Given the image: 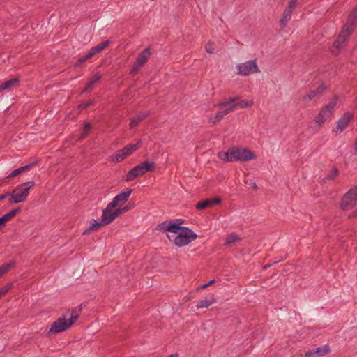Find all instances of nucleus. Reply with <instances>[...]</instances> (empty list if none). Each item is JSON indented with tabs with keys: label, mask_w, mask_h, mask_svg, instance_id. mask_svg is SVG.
<instances>
[{
	"label": "nucleus",
	"mask_w": 357,
	"mask_h": 357,
	"mask_svg": "<svg viewBox=\"0 0 357 357\" xmlns=\"http://www.w3.org/2000/svg\"><path fill=\"white\" fill-rule=\"evenodd\" d=\"M209 202L211 206H212L213 205L218 204L220 202V199L219 198L215 197L211 199H209Z\"/></svg>",
	"instance_id": "58836bf2"
},
{
	"label": "nucleus",
	"mask_w": 357,
	"mask_h": 357,
	"mask_svg": "<svg viewBox=\"0 0 357 357\" xmlns=\"http://www.w3.org/2000/svg\"><path fill=\"white\" fill-rule=\"evenodd\" d=\"M296 2V0H291V8L293 7L294 4Z\"/></svg>",
	"instance_id": "49530a36"
},
{
	"label": "nucleus",
	"mask_w": 357,
	"mask_h": 357,
	"mask_svg": "<svg viewBox=\"0 0 357 357\" xmlns=\"http://www.w3.org/2000/svg\"><path fill=\"white\" fill-rule=\"evenodd\" d=\"M13 287V284L9 283L0 289V298L8 293Z\"/></svg>",
	"instance_id": "7c9ffc66"
},
{
	"label": "nucleus",
	"mask_w": 357,
	"mask_h": 357,
	"mask_svg": "<svg viewBox=\"0 0 357 357\" xmlns=\"http://www.w3.org/2000/svg\"><path fill=\"white\" fill-rule=\"evenodd\" d=\"M330 351L329 347L325 345L322 347H317L312 350H309L305 354V357L323 356L327 354Z\"/></svg>",
	"instance_id": "dca6fc26"
},
{
	"label": "nucleus",
	"mask_w": 357,
	"mask_h": 357,
	"mask_svg": "<svg viewBox=\"0 0 357 357\" xmlns=\"http://www.w3.org/2000/svg\"><path fill=\"white\" fill-rule=\"evenodd\" d=\"M208 207H211L209 199L199 202L196 204V209L197 210H203Z\"/></svg>",
	"instance_id": "c85d7f7f"
},
{
	"label": "nucleus",
	"mask_w": 357,
	"mask_h": 357,
	"mask_svg": "<svg viewBox=\"0 0 357 357\" xmlns=\"http://www.w3.org/2000/svg\"><path fill=\"white\" fill-rule=\"evenodd\" d=\"M3 89L2 88V85L1 84V85H0V91H3Z\"/></svg>",
	"instance_id": "09e8293b"
},
{
	"label": "nucleus",
	"mask_w": 357,
	"mask_h": 357,
	"mask_svg": "<svg viewBox=\"0 0 357 357\" xmlns=\"http://www.w3.org/2000/svg\"><path fill=\"white\" fill-rule=\"evenodd\" d=\"M154 165V162L147 160L139 164L128 172L125 178L126 181H132L137 177L144 176L149 172H152Z\"/></svg>",
	"instance_id": "0eeeda50"
},
{
	"label": "nucleus",
	"mask_w": 357,
	"mask_h": 357,
	"mask_svg": "<svg viewBox=\"0 0 357 357\" xmlns=\"http://www.w3.org/2000/svg\"><path fill=\"white\" fill-rule=\"evenodd\" d=\"M205 50L210 54H213L215 52V43L212 41H208L206 46Z\"/></svg>",
	"instance_id": "473e14b6"
},
{
	"label": "nucleus",
	"mask_w": 357,
	"mask_h": 357,
	"mask_svg": "<svg viewBox=\"0 0 357 357\" xmlns=\"http://www.w3.org/2000/svg\"><path fill=\"white\" fill-rule=\"evenodd\" d=\"M134 208V204H130L129 203L128 205L125 206L123 208H118V212L120 215L121 214H123V213H126V212H128L129 210L132 209Z\"/></svg>",
	"instance_id": "2f4dec72"
},
{
	"label": "nucleus",
	"mask_w": 357,
	"mask_h": 357,
	"mask_svg": "<svg viewBox=\"0 0 357 357\" xmlns=\"http://www.w3.org/2000/svg\"><path fill=\"white\" fill-rule=\"evenodd\" d=\"M149 111L143 112L141 114H139L134 116L133 118L130 119V128L132 129L137 126V125L143 121L144 119H146L149 115Z\"/></svg>",
	"instance_id": "a211bd4d"
},
{
	"label": "nucleus",
	"mask_w": 357,
	"mask_h": 357,
	"mask_svg": "<svg viewBox=\"0 0 357 357\" xmlns=\"http://www.w3.org/2000/svg\"><path fill=\"white\" fill-rule=\"evenodd\" d=\"M176 220L165 222L158 225V229L167 232L168 239L176 246H185L197 237V234L188 227H181Z\"/></svg>",
	"instance_id": "f257e3e1"
},
{
	"label": "nucleus",
	"mask_w": 357,
	"mask_h": 357,
	"mask_svg": "<svg viewBox=\"0 0 357 357\" xmlns=\"http://www.w3.org/2000/svg\"><path fill=\"white\" fill-rule=\"evenodd\" d=\"M348 218L349 219H351V218H357V208L352 211L348 216Z\"/></svg>",
	"instance_id": "a19ab883"
},
{
	"label": "nucleus",
	"mask_w": 357,
	"mask_h": 357,
	"mask_svg": "<svg viewBox=\"0 0 357 357\" xmlns=\"http://www.w3.org/2000/svg\"><path fill=\"white\" fill-rule=\"evenodd\" d=\"M353 114L347 112L337 122V126L334 128L336 133L342 132L348 126L349 121L352 119Z\"/></svg>",
	"instance_id": "2eb2a0df"
},
{
	"label": "nucleus",
	"mask_w": 357,
	"mask_h": 357,
	"mask_svg": "<svg viewBox=\"0 0 357 357\" xmlns=\"http://www.w3.org/2000/svg\"><path fill=\"white\" fill-rule=\"evenodd\" d=\"M339 174V170L337 167H333V170L326 176L327 180H333Z\"/></svg>",
	"instance_id": "c756f323"
},
{
	"label": "nucleus",
	"mask_w": 357,
	"mask_h": 357,
	"mask_svg": "<svg viewBox=\"0 0 357 357\" xmlns=\"http://www.w3.org/2000/svg\"><path fill=\"white\" fill-rule=\"evenodd\" d=\"M357 204V185L350 188L342 197L340 208L344 211L352 208Z\"/></svg>",
	"instance_id": "6e6552de"
},
{
	"label": "nucleus",
	"mask_w": 357,
	"mask_h": 357,
	"mask_svg": "<svg viewBox=\"0 0 357 357\" xmlns=\"http://www.w3.org/2000/svg\"><path fill=\"white\" fill-rule=\"evenodd\" d=\"M337 97L335 96L333 98L321 109L319 114L316 118V121L319 124L324 123V121L331 116L332 110L337 104Z\"/></svg>",
	"instance_id": "f8f14e48"
},
{
	"label": "nucleus",
	"mask_w": 357,
	"mask_h": 357,
	"mask_svg": "<svg viewBox=\"0 0 357 357\" xmlns=\"http://www.w3.org/2000/svg\"><path fill=\"white\" fill-rule=\"evenodd\" d=\"M151 49L148 47L141 52L135 61L130 73L132 75H136L139 70L146 63L151 56Z\"/></svg>",
	"instance_id": "1a4fd4ad"
},
{
	"label": "nucleus",
	"mask_w": 357,
	"mask_h": 357,
	"mask_svg": "<svg viewBox=\"0 0 357 357\" xmlns=\"http://www.w3.org/2000/svg\"><path fill=\"white\" fill-rule=\"evenodd\" d=\"M91 125L88 123H86L84 126L83 133L82 134V135L79 137V139H82L84 137H86V135H88V132L91 130Z\"/></svg>",
	"instance_id": "f704fd0d"
},
{
	"label": "nucleus",
	"mask_w": 357,
	"mask_h": 357,
	"mask_svg": "<svg viewBox=\"0 0 357 357\" xmlns=\"http://www.w3.org/2000/svg\"><path fill=\"white\" fill-rule=\"evenodd\" d=\"M18 82H19V79L17 78H13L10 80H7L1 84L2 88L3 89V90L10 89L13 86L17 84L18 83Z\"/></svg>",
	"instance_id": "a878e982"
},
{
	"label": "nucleus",
	"mask_w": 357,
	"mask_h": 357,
	"mask_svg": "<svg viewBox=\"0 0 357 357\" xmlns=\"http://www.w3.org/2000/svg\"><path fill=\"white\" fill-rule=\"evenodd\" d=\"M252 186H253V188H255V189L257 188V186L256 183H253V185H252Z\"/></svg>",
	"instance_id": "de8ad7c7"
},
{
	"label": "nucleus",
	"mask_w": 357,
	"mask_h": 357,
	"mask_svg": "<svg viewBox=\"0 0 357 357\" xmlns=\"http://www.w3.org/2000/svg\"><path fill=\"white\" fill-rule=\"evenodd\" d=\"M106 225L105 224L102 223V220L100 222H97L95 220H93L91 222L90 226L83 232V234H89L93 231L98 230L102 226Z\"/></svg>",
	"instance_id": "4be33fe9"
},
{
	"label": "nucleus",
	"mask_w": 357,
	"mask_h": 357,
	"mask_svg": "<svg viewBox=\"0 0 357 357\" xmlns=\"http://www.w3.org/2000/svg\"><path fill=\"white\" fill-rule=\"evenodd\" d=\"M20 208L13 209L9 213L5 214L2 217L3 218L5 221L8 222L16 215V214L20 211Z\"/></svg>",
	"instance_id": "bb28decb"
},
{
	"label": "nucleus",
	"mask_w": 357,
	"mask_h": 357,
	"mask_svg": "<svg viewBox=\"0 0 357 357\" xmlns=\"http://www.w3.org/2000/svg\"><path fill=\"white\" fill-rule=\"evenodd\" d=\"M120 214L118 212V208L114 206L110 203L108 204L107 207L103 210L102 215V223L109 225Z\"/></svg>",
	"instance_id": "9b49d317"
},
{
	"label": "nucleus",
	"mask_w": 357,
	"mask_h": 357,
	"mask_svg": "<svg viewBox=\"0 0 357 357\" xmlns=\"http://www.w3.org/2000/svg\"><path fill=\"white\" fill-rule=\"evenodd\" d=\"M317 95V91H311L308 94H307V98H308V100H311L315 96Z\"/></svg>",
	"instance_id": "ea45409f"
},
{
	"label": "nucleus",
	"mask_w": 357,
	"mask_h": 357,
	"mask_svg": "<svg viewBox=\"0 0 357 357\" xmlns=\"http://www.w3.org/2000/svg\"><path fill=\"white\" fill-rule=\"evenodd\" d=\"M325 90V87L322 85L319 86L316 90L315 91H317V93H321L324 91Z\"/></svg>",
	"instance_id": "79ce46f5"
},
{
	"label": "nucleus",
	"mask_w": 357,
	"mask_h": 357,
	"mask_svg": "<svg viewBox=\"0 0 357 357\" xmlns=\"http://www.w3.org/2000/svg\"><path fill=\"white\" fill-rule=\"evenodd\" d=\"M214 283H215V280H211L208 281L207 283L198 287L197 290L205 289L206 288L213 284Z\"/></svg>",
	"instance_id": "e433bc0d"
},
{
	"label": "nucleus",
	"mask_w": 357,
	"mask_h": 357,
	"mask_svg": "<svg viewBox=\"0 0 357 357\" xmlns=\"http://www.w3.org/2000/svg\"><path fill=\"white\" fill-rule=\"evenodd\" d=\"M217 302L216 297L212 294L208 296L205 297L204 299L199 300L197 301L196 307L197 309L202 308H208L211 305Z\"/></svg>",
	"instance_id": "f3484780"
},
{
	"label": "nucleus",
	"mask_w": 357,
	"mask_h": 357,
	"mask_svg": "<svg viewBox=\"0 0 357 357\" xmlns=\"http://www.w3.org/2000/svg\"><path fill=\"white\" fill-rule=\"evenodd\" d=\"M6 224V222L5 221V220L3 219V217H1L0 218V229H1L2 227H3L5 226V225Z\"/></svg>",
	"instance_id": "37998d69"
},
{
	"label": "nucleus",
	"mask_w": 357,
	"mask_h": 357,
	"mask_svg": "<svg viewBox=\"0 0 357 357\" xmlns=\"http://www.w3.org/2000/svg\"><path fill=\"white\" fill-rule=\"evenodd\" d=\"M142 146V141L137 140L135 144H129L123 149L116 151L114 154L109 156V161L119 163L131 155Z\"/></svg>",
	"instance_id": "39448f33"
},
{
	"label": "nucleus",
	"mask_w": 357,
	"mask_h": 357,
	"mask_svg": "<svg viewBox=\"0 0 357 357\" xmlns=\"http://www.w3.org/2000/svg\"><path fill=\"white\" fill-rule=\"evenodd\" d=\"M290 20V10L286 9L284 11L283 16L280 20V29L285 28L287 26L288 22Z\"/></svg>",
	"instance_id": "b1692460"
},
{
	"label": "nucleus",
	"mask_w": 357,
	"mask_h": 357,
	"mask_svg": "<svg viewBox=\"0 0 357 357\" xmlns=\"http://www.w3.org/2000/svg\"><path fill=\"white\" fill-rule=\"evenodd\" d=\"M10 195V192H7L6 193L3 194V195H0V201L4 199L5 198H6L8 196H9Z\"/></svg>",
	"instance_id": "c03bdc74"
},
{
	"label": "nucleus",
	"mask_w": 357,
	"mask_h": 357,
	"mask_svg": "<svg viewBox=\"0 0 357 357\" xmlns=\"http://www.w3.org/2000/svg\"><path fill=\"white\" fill-rule=\"evenodd\" d=\"M132 191L133 190L132 188H128L123 190L113 198L110 204L115 207L121 206L128 200Z\"/></svg>",
	"instance_id": "4468645a"
},
{
	"label": "nucleus",
	"mask_w": 357,
	"mask_h": 357,
	"mask_svg": "<svg viewBox=\"0 0 357 357\" xmlns=\"http://www.w3.org/2000/svg\"><path fill=\"white\" fill-rule=\"evenodd\" d=\"M91 105H92V101L91 100H89L86 102L80 105L79 106V109H85V108L88 107L89 106H90Z\"/></svg>",
	"instance_id": "4c0bfd02"
},
{
	"label": "nucleus",
	"mask_w": 357,
	"mask_h": 357,
	"mask_svg": "<svg viewBox=\"0 0 357 357\" xmlns=\"http://www.w3.org/2000/svg\"><path fill=\"white\" fill-rule=\"evenodd\" d=\"M102 75L100 73H96L94 74L91 79L88 81V82L86 84V87L84 90L83 91V93L86 92L88 91L92 90L95 86L96 84H97L101 79Z\"/></svg>",
	"instance_id": "6ab92c4d"
},
{
	"label": "nucleus",
	"mask_w": 357,
	"mask_h": 357,
	"mask_svg": "<svg viewBox=\"0 0 357 357\" xmlns=\"http://www.w3.org/2000/svg\"><path fill=\"white\" fill-rule=\"evenodd\" d=\"M109 43L110 41L107 40L93 47L89 50V56H93L96 54L101 52L102 50H104L105 48L108 47Z\"/></svg>",
	"instance_id": "aec40b11"
},
{
	"label": "nucleus",
	"mask_w": 357,
	"mask_h": 357,
	"mask_svg": "<svg viewBox=\"0 0 357 357\" xmlns=\"http://www.w3.org/2000/svg\"><path fill=\"white\" fill-rule=\"evenodd\" d=\"M241 241V238L236 234L231 233L228 234L225 238V244L228 246H231L236 243H238Z\"/></svg>",
	"instance_id": "412c9836"
},
{
	"label": "nucleus",
	"mask_w": 357,
	"mask_h": 357,
	"mask_svg": "<svg viewBox=\"0 0 357 357\" xmlns=\"http://www.w3.org/2000/svg\"><path fill=\"white\" fill-rule=\"evenodd\" d=\"M354 151H355V153H357V139L356 140V142L354 144Z\"/></svg>",
	"instance_id": "a18cd8bd"
},
{
	"label": "nucleus",
	"mask_w": 357,
	"mask_h": 357,
	"mask_svg": "<svg viewBox=\"0 0 357 357\" xmlns=\"http://www.w3.org/2000/svg\"><path fill=\"white\" fill-rule=\"evenodd\" d=\"M225 115H227V112H225V109H222L220 112H218L215 116L212 119L210 120L211 122H212L213 124L217 123L218 121H220Z\"/></svg>",
	"instance_id": "cd10ccee"
},
{
	"label": "nucleus",
	"mask_w": 357,
	"mask_h": 357,
	"mask_svg": "<svg viewBox=\"0 0 357 357\" xmlns=\"http://www.w3.org/2000/svg\"><path fill=\"white\" fill-rule=\"evenodd\" d=\"M79 317V312H77L75 309H73L70 312L69 319H67L65 317H62L54 321L50 328L49 333L56 334L66 331L75 323Z\"/></svg>",
	"instance_id": "20e7f679"
},
{
	"label": "nucleus",
	"mask_w": 357,
	"mask_h": 357,
	"mask_svg": "<svg viewBox=\"0 0 357 357\" xmlns=\"http://www.w3.org/2000/svg\"><path fill=\"white\" fill-rule=\"evenodd\" d=\"M35 185L33 181H29L17 185L9 196L11 197V201L15 204L24 202L29 194V190Z\"/></svg>",
	"instance_id": "423d86ee"
},
{
	"label": "nucleus",
	"mask_w": 357,
	"mask_h": 357,
	"mask_svg": "<svg viewBox=\"0 0 357 357\" xmlns=\"http://www.w3.org/2000/svg\"><path fill=\"white\" fill-rule=\"evenodd\" d=\"M218 157L227 162L238 161L247 162L256 158V155L253 151L247 148L241 146H232L227 151H220L218 153Z\"/></svg>",
	"instance_id": "f03ea898"
},
{
	"label": "nucleus",
	"mask_w": 357,
	"mask_h": 357,
	"mask_svg": "<svg viewBox=\"0 0 357 357\" xmlns=\"http://www.w3.org/2000/svg\"><path fill=\"white\" fill-rule=\"evenodd\" d=\"M236 68L238 70L237 74L241 76H248L250 74L259 72V69L255 60H250L244 63H238L236 66Z\"/></svg>",
	"instance_id": "9d476101"
},
{
	"label": "nucleus",
	"mask_w": 357,
	"mask_h": 357,
	"mask_svg": "<svg viewBox=\"0 0 357 357\" xmlns=\"http://www.w3.org/2000/svg\"><path fill=\"white\" fill-rule=\"evenodd\" d=\"M15 261H12L9 263L3 264L0 266V278H1L3 275L8 273L10 269L13 268L15 266Z\"/></svg>",
	"instance_id": "5701e85b"
},
{
	"label": "nucleus",
	"mask_w": 357,
	"mask_h": 357,
	"mask_svg": "<svg viewBox=\"0 0 357 357\" xmlns=\"http://www.w3.org/2000/svg\"><path fill=\"white\" fill-rule=\"evenodd\" d=\"M224 107H225L224 109H225V112H227V114L236 109V105H235V103L234 102V103H231Z\"/></svg>",
	"instance_id": "c9c22d12"
},
{
	"label": "nucleus",
	"mask_w": 357,
	"mask_h": 357,
	"mask_svg": "<svg viewBox=\"0 0 357 357\" xmlns=\"http://www.w3.org/2000/svg\"><path fill=\"white\" fill-rule=\"evenodd\" d=\"M235 103L236 105V108H246L250 107L253 105L254 102L252 100H240L238 96H236L234 98H229L225 100H222L218 102L216 106L218 107H226L231 103Z\"/></svg>",
	"instance_id": "ddd939ff"
},
{
	"label": "nucleus",
	"mask_w": 357,
	"mask_h": 357,
	"mask_svg": "<svg viewBox=\"0 0 357 357\" xmlns=\"http://www.w3.org/2000/svg\"><path fill=\"white\" fill-rule=\"evenodd\" d=\"M31 166H32V165H27L24 167L17 168V169L13 170L10 173V174L8 176V178L15 177V176H17L18 174H20V173H22L25 170L29 169Z\"/></svg>",
	"instance_id": "393cba45"
},
{
	"label": "nucleus",
	"mask_w": 357,
	"mask_h": 357,
	"mask_svg": "<svg viewBox=\"0 0 357 357\" xmlns=\"http://www.w3.org/2000/svg\"><path fill=\"white\" fill-rule=\"evenodd\" d=\"M357 20V6L349 14L347 23L343 26L337 40L333 43L331 52L337 54L339 50L344 48L354 31L355 22Z\"/></svg>",
	"instance_id": "7ed1b4c3"
},
{
	"label": "nucleus",
	"mask_w": 357,
	"mask_h": 357,
	"mask_svg": "<svg viewBox=\"0 0 357 357\" xmlns=\"http://www.w3.org/2000/svg\"><path fill=\"white\" fill-rule=\"evenodd\" d=\"M92 56H89V52L84 56H82L79 58L75 63V67H79L81 66L84 62L87 61L88 59H91Z\"/></svg>",
	"instance_id": "72a5a7b5"
}]
</instances>
